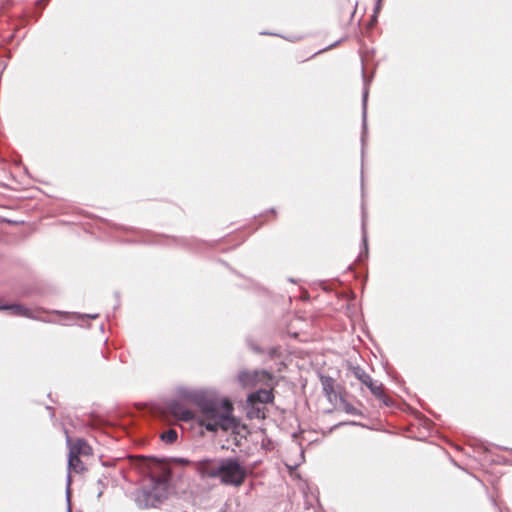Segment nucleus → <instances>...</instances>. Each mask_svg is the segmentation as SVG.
<instances>
[{"instance_id": "f257e3e1", "label": "nucleus", "mask_w": 512, "mask_h": 512, "mask_svg": "<svg viewBox=\"0 0 512 512\" xmlns=\"http://www.w3.org/2000/svg\"><path fill=\"white\" fill-rule=\"evenodd\" d=\"M187 397L196 407V412L177 400L168 401L165 411L181 421H196L209 432L220 429L235 432L239 428V421L233 416L234 408L229 399H219L204 392H191Z\"/></svg>"}, {"instance_id": "4be33fe9", "label": "nucleus", "mask_w": 512, "mask_h": 512, "mask_svg": "<svg viewBox=\"0 0 512 512\" xmlns=\"http://www.w3.org/2000/svg\"><path fill=\"white\" fill-rule=\"evenodd\" d=\"M338 43H339V41H338V42H335L334 44H331L329 47H327V48L323 49V51H325V50H327V49H330V48H332V47H335ZM320 52H322V50H320V51L316 52V53H315V55H316V54H318V53H320Z\"/></svg>"}, {"instance_id": "f3484780", "label": "nucleus", "mask_w": 512, "mask_h": 512, "mask_svg": "<svg viewBox=\"0 0 512 512\" xmlns=\"http://www.w3.org/2000/svg\"><path fill=\"white\" fill-rule=\"evenodd\" d=\"M249 348L255 353V354H262L263 353V349L257 345L252 339L248 338L246 340Z\"/></svg>"}, {"instance_id": "a878e982", "label": "nucleus", "mask_w": 512, "mask_h": 512, "mask_svg": "<svg viewBox=\"0 0 512 512\" xmlns=\"http://www.w3.org/2000/svg\"><path fill=\"white\" fill-rule=\"evenodd\" d=\"M261 34H262V35H270L271 33H268V32H262Z\"/></svg>"}, {"instance_id": "393cba45", "label": "nucleus", "mask_w": 512, "mask_h": 512, "mask_svg": "<svg viewBox=\"0 0 512 512\" xmlns=\"http://www.w3.org/2000/svg\"><path fill=\"white\" fill-rule=\"evenodd\" d=\"M377 21H375V18H373V16L371 17V23L372 24H375Z\"/></svg>"}, {"instance_id": "a211bd4d", "label": "nucleus", "mask_w": 512, "mask_h": 512, "mask_svg": "<svg viewBox=\"0 0 512 512\" xmlns=\"http://www.w3.org/2000/svg\"><path fill=\"white\" fill-rule=\"evenodd\" d=\"M269 359H277L280 357V349L277 346L270 347L267 352Z\"/></svg>"}, {"instance_id": "ddd939ff", "label": "nucleus", "mask_w": 512, "mask_h": 512, "mask_svg": "<svg viewBox=\"0 0 512 512\" xmlns=\"http://www.w3.org/2000/svg\"><path fill=\"white\" fill-rule=\"evenodd\" d=\"M246 416L249 419H264L265 406H262L259 403H247Z\"/></svg>"}, {"instance_id": "0eeeda50", "label": "nucleus", "mask_w": 512, "mask_h": 512, "mask_svg": "<svg viewBox=\"0 0 512 512\" xmlns=\"http://www.w3.org/2000/svg\"><path fill=\"white\" fill-rule=\"evenodd\" d=\"M196 470L203 476L219 478L221 474V459L204 458L195 463Z\"/></svg>"}, {"instance_id": "39448f33", "label": "nucleus", "mask_w": 512, "mask_h": 512, "mask_svg": "<svg viewBox=\"0 0 512 512\" xmlns=\"http://www.w3.org/2000/svg\"><path fill=\"white\" fill-rule=\"evenodd\" d=\"M238 381L243 387H253L257 384L271 385L273 376L266 370H242L238 374Z\"/></svg>"}, {"instance_id": "4468645a", "label": "nucleus", "mask_w": 512, "mask_h": 512, "mask_svg": "<svg viewBox=\"0 0 512 512\" xmlns=\"http://www.w3.org/2000/svg\"><path fill=\"white\" fill-rule=\"evenodd\" d=\"M365 219H366V212L364 210V207L362 206V244H363V251L359 253L358 260L363 261L368 258V239H367V232L365 227Z\"/></svg>"}, {"instance_id": "aec40b11", "label": "nucleus", "mask_w": 512, "mask_h": 512, "mask_svg": "<svg viewBox=\"0 0 512 512\" xmlns=\"http://www.w3.org/2000/svg\"><path fill=\"white\" fill-rule=\"evenodd\" d=\"M73 317L83 320V319H96L98 317V314H77L74 313Z\"/></svg>"}, {"instance_id": "bb28decb", "label": "nucleus", "mask_w": 512, "mask_h": 512, "mask_svg": "<svg viewBox=\"0 0 512 512\" xmlns=\"http://www.w3.org/2000/svg\"><path fill=\"white\" fill-rule=\"evenodd\" d=\"M350 424H352V425H358V423H356V422H350Z\"/></svg>"}, {"instance_id": "cd10ccee", "label": "nucleus", "mask_w": 512, "mask_h": 512, "mask_svg": "<svg viewBox=\"0 0 512 512\" xmlns=\"http://www.w3.org/2000/svg\"><path fill=\"white\" fill-rule=\"evenodd\" d=\"M3 304H0V307L2 306ZM0 310H3L2 308H0Z\"/></svg>"}, {"instance_id": "1a4fd4ad", "label": "nucleus", "mask_w": 512, "mask_h": 512, "mask_svg": "<svg viewBox=\"0 0 512 512\" xmlns=\"http://www.w3.org/2000/svg\"><path fill=\"white\" fill-rule=\"evenodd\" d=\"M85 466L81 461L79 456H75L74 454H68V475H67V490H66V499H67V512H72L71 503H70V484H71V475L70 472L73 471L75 473H81L85 470Z\"/></svg>"}, {"instance_id": "20e7f679", "label": "nucleus", "mask_w": 512, "mask_h": 512, "mask_svg": "<svg viewBox=\"0 0 512 512\" xmlns=\"http://www.w3.org/2000/svg\"><path fill=\"white\" fill-rule=\"evenodd\" d=\"M352 373L363 385H365L370 392L382 403L387 406H393V401L384 393L383 384H377L371 376L360 366L353 367Z\"/></svg>"}, {"instance_id": "7ed1b4c3", "label": "nucleus", "mask_w": 512, "mask_h": 512, "mask_svg": "<svg viewBox=\"0 0 512 512\" xmlns=\"http://www.w3.org/2000/svg\"><path fill=\"white\" fill-rule=\"evenodd\" d=\"M221 466L219 478L223 484L236 487L243 484L247 471L237 458H222Z\"/></svg>"}, {"instance_id": "6e6552de", "label": "nucleus", "mask_w": 512, "mask_h": 512, "mask_svg": "<svg viewBox=\"0 0 512 512\" xmlns=\"http://www.w3.org/2000/svg\"><path fill=\"white\" fill-rule=\"evenodd\" d=\"M362 75H363V80H364V89H363V93H362V134H361V145H362V149H361V154H362V159L364 158V147H365V143H366V136H367V101H368V95H369V90H368V79H367V76L365 74V70H364V67L362 68Z\"/></svg>"}, {"instance_id": "f8f14e48", "label": "nucleus", "mask_w": 512, "mask_h": 512, "mask_svg": "<svg viewBox=\"0 0 512 512\" xmlns=\"http://www.w3.org/2000/svg\"><path fill=\"white\" fill-rule=\"evenodd\" d=\"M322 390L328 400H331V394H334L335 399H339L341 394L337 393L334 387L335 380L330 376H320Z\"/></svg>"}, {"instance_id": "b1692460", "label": "nucleus", "mask_w": 512, "mask_h": 512, "mask_svg": "<svg viewBox=\"0 0 512 512\" xmlns=\"http://www.w3.org/2000/svg\"><path fill=\"white\" fill-rule=\"evenodd\" d=\"M338 399H335L334 398V394H331V400H329V402L333 403V402H336Z\"/></svg>"}, {"instance_id": "412c9836", "label": "nucleus", "mask_w": 512, "mask_h": 512, "mask_svg": "<svg viewBox=\"0 0 512 512\" xmlns=\"http://www.w3.org/2000/svg\"><path fill=\"white\" fill-rule=\"evenodd\" d=\"M47 2H48V0H38L36 4L43 9L45 7V5L47 4Z\"/></svg>"}, {"instance_id": "9b49d317", "label": "nucleus", "mask_w": 512, "mask_h": 512, "mask_svg": "<svg viewBox=\"0 0 512 512\" xmlns=\"http://www.w3.org/2000/svg\"><path fill=\"white\" fill-rule=\"evenodd\" d=\"M273 400L274 395L272 390L267 389H259L255 392H252L247 397V403H259L262 406L273 402Z\"/></svg>"}, {"instance_id": "9d476101", "label": "nucleus", "mask_w": 512, "mask_h": 512, "mask_svg": "<svg viewBox=\"0 0 512 512\" xmlns=\"http://www.w3.org/2000/svg\"><path fill=\"white\" fill-rule=\"evenodd\" d=\"M66 442L69 448V454L75 456H91L93 450L91 446L87 443V441L83 438H77L73 441L68 435L66 438Z\"/></svg>"}, {"instance_id": "423d86ee", "label": "nucleus", "mask_w": 512, "mask_h": 512, "mask_svg": "<svg viewBox=\"0 0 512 512\" xmlns=\"http://www.w3.org/2000/svg\"><path fill=\"white\" fill-rule=\"evenodd\" d=\"M0 308L9 310L14 316L25 317L43 322H51L50 320L44 319L40 316V313L44 311L40 308L33 310L18 303L3 304Z\"/></svg>"}, {"instance_id": "f03ea898", "label": "nucleus", "mask_w": 512, "mask_h": 512, "mask_svg": "<svg viewBox=\"0 0 512 512\" xmlns=\"http://www.w3.org/2000/svg\"><path fill=\"white\" fill-rule=\"evenodd\" d=\"M171 468L158 461L152 468L147 483L136 496V503L140 508L156 507L167 498L170 489Z\"/></svg>"}, {"instance_id": "dca6fc26", "label": "nucleus", "mask_w": 512, "mask_h": 512, "mask_svg": "<svg viewBox=\"0 0 512 512\" xmlns=\"http://www.w3.org/2000/svg\"><path fill=\"white\" fill-rule=\"evenodd\" d=\"M177 439V432L174 429H169L161 434V440L165 443L171 444Z\"/></svg>"}, {"instance_id": "5701e85b", "label": "nucleus", "mask_w": 512, "mask_h": 512, "mask_svg": "<svg viewBox=\"0 0 512 512\" xmlns=\"http://www.w3.org/2000/svg\"><path fill=\"white\" fill-rule=\"evenodd\" d=\"M53 313L64 315L65 317H70L67 313H64V312H61V311H57V310L53 311Z\"/></svg>"}, {"instance_id": "6ab92c4d", "label": "nucleus", "mask_w": 512, "mask_h": 512, "mask_svg": "<svg viewBox=\"0 0 512 512\" xmlns=\"http://www.w3.org/2000/svg\"><path fill=\"white\" fill-rule=\"evenodd\" d=\"M382 9V0H376L374 10H373V18H375V21L378 19V14L380 13Z\"/></svg>"}, {"instance_id": "2eb2a0df", "label": "nucleus", "mask_w": 512, "mask_h": 512, "mask_svg": "<svg viewBox=\"0 0 512 512\" xmlns=\"http://www.w3.org/2000/svg\"><path fill=\"white\" fill-rule=\"evenodd\" d=\"M340 406L342 409L350 415L363 416V413L350 404L342 395L339 396Z\"/></svg>"}]
</instances>
